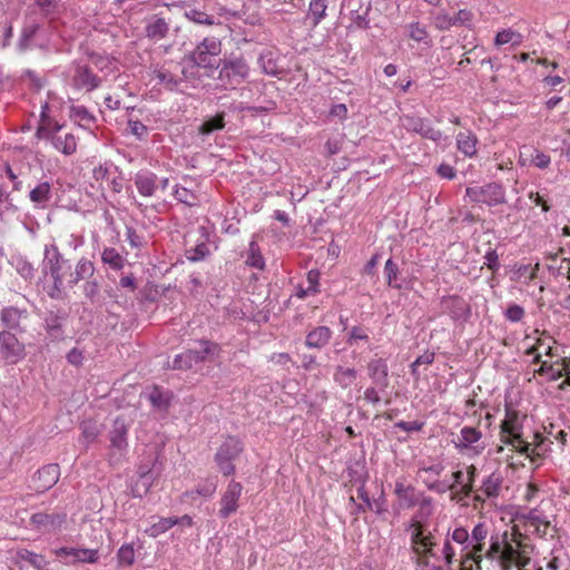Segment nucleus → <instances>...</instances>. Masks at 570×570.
Here are the masks:
<instances>
[{"label": "nucleus", "instance_id": "obj_1", "mask_svg": "<svg viewBox=\"0 0 570 570\" xmlns=\"http://www.w3.org/2000/svg\"><path fill=\"white\" fill-rule=\"evenodd\" d=\"M45 269L53 281L50 292L52 298L59 297L66 288H72L76 284L85 278L95 275L94 263L85 257L80 258L76 264L59 252L55 244L46 245Z\"/></svg>", "mask_w": 570, "mask_h": 570}, {"label": "nucleus", "instance_id": "obj_2", "mask_svg": "<svg viewBox=\"0 0 570 570\" xmlns=\"http://www.w3.org/2000/svg\"><path fill=\"white\" fill-rule=\"evenodd\" d=\"M217 80L224 88H235L248 77L249 67L243 58H225L216 66Z\"/></svg>", "mask_w": 570, "mask_h": 570}, {"label": "nucleus", "instance_id": "obj_3", "mask_svg": "<svg viewBox=\"0 0 570 570\" xmlns=\"http://www.w3.org/2000/svg\"><path fill=\"white\" fill-rule=\"evenodd\" d=\"M243 452V444L238 439L229 436L225 440V442L219 446L215 461L219 468V471L224 475H230L235 472V465L233 461L238 458V455Z\"/></svg>", "mask_w": 570, "mask_h": 570}, {"label": "nucleus", "instance_id": "obj_4", "mask_svg": "<svg viewBox=\"0 0 570 570\" xmlns=\"http://www.w3.org/2000/svg\"><path fill=\"white\" fill-rule=\"evenodd\" d=\"M465 195L471 202L484 203L489 206H495L507 202L504 188L498 183H490L481 187H468Z\"/></svg>", "mask_w": 570, "mask_h": 570}, {"label": "nucleus", "instance_id": "obj_5", "mask_svg": "<svg viewBox=\"0 0 570 570\" xmlns=\"http://www.w3.org/2000/svg\"><path fill=\"white\" fill-rule=\"evenodd\" d=\"M0 355L6 364L14 365L22 361L26 355V346L10 331L0 332Z\"/></svg>", "mask_w": 570, "mask_h": 570}, {"label": "nucleus", "instance_id": "obj_6", "mask_svg": "<svg viewBox=\"0 0 570 570\" xmlns=\"http://www.w3.org/2000/svg\"><path fill=\"white\" fill-rule=\"evenodd\" d=\"M216 345L209 341H200L198 346L176 355L173 362L175 370H190L194 365L204 362Z\"/></svg>", "mask_w": 570, "mask_h": 570}, {"label": "nucleus", "instance_id": "obj_7", "mask_svg": "<svg viewBox=\"0 0 570 570\" xmlns=\"http://www.w3.org/2000/svg\"><path fill=\"white\" fill-rule=\"evenodd\" d=\"M401 122L407 131L419 134L421 137L434 142H439L443 138V134L439 129L433 128L426 118L405 115L401 118Z\"/></svg>", "mask_w": 570, "mask_h": 570}, {"label": "nucleus", "instance_id": "obj_8", "mask_svg": "<svg viewBox=\"0 0 570 570\" xmlns=\"http://www.w3.org/2000/svg\"><path fill=\"white\" fill-rule=\"evenodd\" d=\"M170 31V19L153 14L145 20L144 32L150 41L158 42L165 39Z\"/></svg>", "mask_w": 570, "mask_h": 570}, {"label": "nucleus", "instance_id": "obj_9", "mask_svg": "<svg viewBox=\"0 0 570 570\" xmlns=\"http://www.w3.org/2000/svg\"><path fill=\"white\" fill-rule=\"evenodd\" d=\"M242 491L243 487L239 482H229L220 500L222 508L218 512L220 518L226 519L237 511L238 500L240 498Z\"/></svg>", "mask_w": 570, "mask_h": 570}, {"label": "nucleus", "instance_id": "obj_10", "mask_svg": "<svg viewBox=\"0 0 570 570\" xmlns=\"http://www.w3.org/2000/svg\"><path fill=\"white\" fill-rule=\"evenodd\" d=\"M60 468L58 464H48L39 469L33 476L35 490L45 492L51 489L59 480Z\"/></svg>", "mask_w": 570, "mask_h": 570}, {"label": "nucleus", "instance_id": "obj_11", "mask_svg": "<svg viewBox=\"0 0 570 570\" xmlns=\"http://www.w3.org/2000/svg\"><path fill=\"white\" fill-rule=\"evenodd\" d=\"M472 12L466 9L459 10L454 16L446 12H439L434 18V24L439 30H449L456 26H468L472 20Z\"/></svg>", "mask_w": 570, "mask_h": 570}, {"label": "nucleus", "instance_id": "obj_12", "mask_svg": "<svg viewBox=\"0 0 570 570\" xmlns=\"http://www.w3.org/2000/svg\"><path fill=\"white\" fill-rule=\"evenodd\" d=\"M444 313L450 314L454 321L465 320L470 315V305L460 296H448L441 301Z\"/></svg>", "mask_w": 570, "mask_h": 570}, {"label": "nucleus", "instance_id": "obj_13", "mask_svg": "<svg viewBox=\"0 0 570 570\" xmlns=\"http://www.w3.org/2000/svg\"><path fill=\"white\" fill-rule=\"evenodd\" d=\"M66 521V513L38 512L31 515L30 523L33 528L43 531L59 529Z\"/></svg>", "mask_w": 570, "mask_h": 570}, {"label": "nucleus", "instance_id": "obj_14", "mask_svg": "<svg viewBox=\"0 0 570 570\" xmlns=\"http://www.w3.org/2000/svg\"><path fill=\"white\" fill-rule=\"evenodd\" d=\"M28 317V312L26 309H20L14 306H8L1 309L0 312V321L2 325L8 328L7 331H16L23 332L20 323L22 320Z\"/></svg>", "mask_w": 570, "mask_h": 570}, {"label": "nucleus", "instance_id": "obj_15", "mask_svg": "<svg viewBox=\"0 0 570 570\" xmlns=\"http://www.w3.org/2000/svg\"><path fill=\"white\" fill-rule=\"evenodd\" d=\"M58 557L71 558L70 562L95 563L98 560V550L79 548H60L56 550Z\"/></svg>", "mask_w": 570, "mask_h": 570}, {"label": "nucleus", "instance_id": "obj_16", "mask_svg": "<svg viewBox=\"0 0 570 570\" xmlns=\"http://www.w3.org/2000/svg\"><path fill=\"white\" fill-rule=\"evenodd\" d=\"M368 375L381 390H385L389 386V367L384 360H372L368 363Z\"/></svg>", "mask_w": 570, "mask_h": 570}, {"label": "nucleus", "instance_id": "obj_17", "mask_svg": "<svg viewBox=\"0 0 570 570\" xmlns=\"http://www.w3.org/2000/svg\"><path fill=\"white\" fill-rule=\"evenodd\" d=\"M127 431L128 430L125 420L117 417L114 421L112 429L109 432V439L112 449L124 451L127 448Z\"/></svg>", "mask_w": 570, "mask_h": 570}, {"label": "nucleus", "instance_id": "obj_18", "mask_svg": "<svg viewBox=\"0 0 570 570\" xmlns=\"http://www.w3.org/2000/svg\"><path fill=\"white\" fill-rule=\"evenodd\" d=\"M29 198L37 208H47L52 198L51 185L48 181L38 184L30 190Z\"/></svg>", "mask_w": 570, "mask_h": 570}, {"label": "nucleus", "instance_id": "obj_19", "mask_svg": "<svg viewBox=\"0 0 570 570\" xmlns=\"http://www.w3.org/2000/svg\"><path fill=\"white\" fill-rule=\"evenodd\" d=\"M332 337V331L327 326H317L312 330L305 340V344L312 348H322L324 347Z\"/></svg>", "mask_w": 570, "mask_h": 570}, {"label": "nucleus", "instance_id": "obj_20", "mask_svg": "<svg viewBox=\"0 0 570 570\" xmlns=\"http://www.w3.org/2000/svg\"><path fill=\"white\" fill-rule=\"evenodd\" d=\"M16 563L24 562L36 570H47L49 562L42 554L35 553L27 549L18 550L16 553Z\"/></svg>", "mask_w": 570, "mask_h": 570}, {"label": "nucleus", "instance_id": "obj_21", "mask_svg": "<svg viewBox=\"0 0 570 570\" xmlns=\"http://www.w3.org/2000/svg\"><path fill=\"white\" fill-rule=\"evenodd\" d=\"M157 176L153 173L137 174L135 177V185L140 195L150 197L156 190Z\"/></svg>", "mask_w": 570, "mask_h": 570}, {"label": "nucleus", "instance_id": "obj_22", "mask_svg": "<svg viewBox=\"0 0 570 570\" xmlns=\"http://www.w3.org/2000/svg\"><path fill=\"white\" fill-rule=\"evenodd\" d=\"M52 145L65 155H71L76 151L77 140L72 134L52 136Z\"/></svg>", "mask_w": 570, "mask_h": 570}, {"label": "nucleus", "instance_id": "obj_23", "mask_svg": "<svg viewBox=\"0 0 570 570\" xmlns=\"http://www.w3.org/2000/svg\"><path fill=\"white\" fill-rule=\"evenodd\" d=\"M476 138L470 131H461L456 137L458 149L465 156H473L476 153Z\"/></svg>", "mask_w": 570, "mask_h": 570}, {"label": "nucleus", "instance_id": "obj_24", "mask_svg": "<svg viewBox=\"0 0 570 570\" xmlns=\"http://www.w3.org/2000/svg\"><path fill=\"white\" fill-rule=\"evenodd\" d=\"M357 373L353 367H343L342 365H337L335 367V372L333 375L334 382L337 383L341 387L347 389L351 386L356 380Z\"/></svg>", "mask_w": 570, "mask_h": 570}, {"label": "nucleus", "instance_id": "obj_25", "mask_svg": "<svg viewBox=\"0 0 570 570\" xmlns=\"http://www.w3.org/2000/svg\"><path fill=\"white\" fill-rule=\"evenodd\" d=\"M258 63L264 73L268 76H278L282 73V69L277 65L276 57L272 51L262 52L258 58Z\"/></svg>", "mask_w": 570, "mask_h": 570}, {"label": "nucleus", "instance_id": "obj_26", "mask_svg": "<svg viewBox=\"0 0 570 570\" xmlns=\"http://www.w3.org/2000/svg\"><path fill=\"white\" fill-rule=\"evenodd\" d=\"M225 127V112H218L200 125L198 131L200 135H210L214 131L222 130Z\"/></svg>", "mask_w": 570, "mask_h": 570}, {"label": "nucleus", "instance_id": "obj_27", "mask_svg": "<svg viewBox=\"0 0 570 570\" xmlns=\"http://www.w3.org/2000/svg\"><path fill=\"white\" fill-rule=\"evenodd\" d=\"M371 9V2L366 1L364 7H358L357 10H352L350 18L356 28L367 29L370 27L368 14Z\"/></svg>", "mask_w": 570, "mask_h": 570}, {"label": "nucleus", "instance_id": "obj_28", "mask_svg": "<svg viewBox=\"0 0 570 570\" xmlns=\"http://www.w3.org/2000/svg\"><path fill=\"white\" fill-rule=\"evenodd\" d=\"M523 36L517 31H513L512 29H504L502 31H499L494 39V45L497 47L511 43L512 47H518L522 43Z\"/></svg>", "mask_w": 570, "mask_h": 570}, {"label": "nucleus", "instance_id": "obj_29", "mask_svg": "<svg viewBox=\"0 0 570 570\" xmlns=\"http://www.w3.org/2000/svg\"><path fill=\"white\" fill-rule=\"evenodd\" d=\"M460 442L456 443V448H470L472 444L476 443L481 436L482 433L475 428L472 426H464L460 432Z\"/></svg>", "mask_w": 570, "mask_h": 570}, {"label": "nucleus", "instance_id": "obj_30", "mask_svg": "<svg viewBox=\"0 0 570 570\" xmlns=\"http://www.w3.org/2000/svg\"><path fill=\"white\" fill-rule=\"evenodd\" d=\"M326 0H311L308 18L312 19L313 27H316L326 16Z\"/></svg>", "mask_w": 570, "mask_h": 570}, {"label": "nucleus", "instance_id": "obj_31", "mask_svg": "<svg viewBox=\"0 0 570 570\" xmlns=\"http://www.w3.org/2000/svg\"><path fill=\"white\" fill-rule=\"evenodd\" d=\"M246 264L257 269H263L265 266V261L262 256L261 249L254 239L248 246Z\"/></svg>", "mask_w": 570, "mask_h": 570}, {"label": "nucleus", "instance_id": "obj_32", "mask_svg": "<svg viewBox=\"0 0 570 570\" xmlns=\"http://www.w3.org/2000/svg\"><path fill=\"white\" fill-rule=\"evenodd\" d=\"M101 259L105 264L116 271L121 269L125 265V258L112 247L104 249Z\"/></svg>", "mask_w": 570, "mask_h": 570}, {"label": "nucleus", "instance_id": "obj_33", "mask_svg": "<svg viewBox=\"0 0 570 570\" xmlns=\"http://www.w3.org/2000/svg\"><path fill=\"white\" fill-rule=\"evenodd\" d=\"M395 493L399 499L405 503L406 508L414 507L417 502L414 494V488L411 485L405 487L402 482H396Z\"/></svg>", "mask_w": 570, "mask_h": 570}, {"label": "nucleus", "instance_id": "obj_34", "mask_svg": "<svg viewBox=\"0 0 570 570\" xmlns=\"http://www.w3.org/2000/svg\"><path fill=\"white\" fill-rule=\"evenodd\" d=\"M210 254L206 243H199L196 246L185 250V256L190 262H199L205 259Z\"/></svg>", "mask_w": 570, "mask_h": 570}, {"label": "nucleus", "instance_id": "obj_35", "mask_svg": "<svg viewBox=\"0 0 570 570\" xmlns=\"http://www.w3.org/2000/svg\"><path fill=\"white\" fill-rule=\"evenodd\" d=\"M156 476H138V480L131 488L135 498H142L151 488Z\"/></svg>", "mask_w": 570, "mask_h": 570}, {"label": "nucleus", "instance_id": "obj_36", "mask_svg": "<svg viewBox=\"0 0 570 570\" xmlns=\"http://www.w3.org/2000/svg\"><path fill=\"white\" fill-rule=\"evenodd\" d=\"M501 479L494 474H491L487 478V480L483 481L481 490L487 498H494L499 495Z\"/></svg>", "mask_w": 570, "mask_h": 570}, {"label": "nucleus", "instance_id": "obj_37", "mask_svg": "<svg viewBox=\"0 0 570 570\" xmlns=\"http://www.w3.org/2000/svg\"><path fill=\"white\" fill-rule=\"evenodd\" d=\"M155 77L158 79L159 83L164 85L168 90H176L180 80L177 79L170 71L168 70H157L155 71Z\"/></svg>", "mask_w": 570, "mask_h": 570}, {"label": "nucleus", "instance_id": "obj_38", "mask_svg": "<svg viewBox=\"0 0 570 570\" xmlns=\"http://www.w3.org/2000/svg\"><path fill=\"white\" fill-rule=\"evenodd\" d=\"M189 59L197 67L205 68V69H207V68L213 69L214 68V65L210 62V55L204 52V50L199 49L198 47H196L190 52Z\"/></svg>", "mask_w": 570, "mask_h": 570}, {"label": "nucleus", "instance_id": "obj_39", "mask_svg": "<svg viewBox=\"0 0 570 570\" xmlns=\"http://www.w3.org/2000/svg\"><path fill=\"white\" fill-rule=\"evenodd\" d=\"M197 47L210 56H218L222 51V42L216 37L205 38Z\"/></svg>", "mask_w": 570, "mask_h": 570}, {"label": "nucleus", "instance_id": "obj_40", "mask_svg": "<svg viewBox=\"0 0 570 570\" xmlns=\"http://www.w3.org/2000/svg\"><path fill=\"white\" fill-rule=\"evenodd\" d=\"M176 524H178V518H163L157 523H154L150 527V529H149L150 535L157 537V535L166 532L167 530H169L170 528H173Z\"/></svg>", "mask_w": 570, "mask_h": 570}, {"label": "nucleus", "instance_id": "obj_41", "mask_svg": "<svg viewBox=\"0 0 570 570\" xmlns=\"http://www.w3.org/2000/svg\"><path fill=\"white\" fill-rule=\"evenodd\" d=\"M384 274L386 276L389 286L399 288V289L402 288V285L396 282L397 274H399V267L391 258L387 259L385 263Z\"/></svg>", "mask_w": 570, "mask_h": 570}, {"label": "nucleus", "instance_id": "obj_42", "mask_svg": "<svg viewBox=\"0 0 570 570\" xmlns=\"http://www.w3.org/2000/svg\"><path fill=\"white\" fill-rule=\"evenodd\" d=\"M563 364L562 365H547L546 362L537 370L540 375H548L551 381H557L563 376Z\"/></svg>", "mask_w": 570, "mask_h": 570}, {"label": "nucleus", "instance_id": "obj_43", "mask_svg": "<svg viewBox=\"0 0 570 570\" xmlns=\"http://www.w3.org/2000/svg\"><path fill=\"white\" fill-rule=\"evenodd\" d=\"M174 195L179 203H183L189 207L196 206L198 203L197 196L185 187H177Z\"/></svg>", "mask_w": 570, "mask_h": 570}, {"label": "nucleus", "instance_id": "obj_44", "mask_svg": "<svg viewBox=\"0 0 570 570\" xmlns=\"http://www.w3.org/2000/svg\"><path fill=\"white\" fill-rule=\"evenodd\" d=\"M117 558L120 564L131 566L135 561L134 546L129 543L122 544L117 552Z\"/></svg>", "mask_w": 570, "mask_h": 570}, {"label": "nucleus", "instance_id": "obj_45", "mask_svg": "<svg viewBox=\"0 0 570 570\" xmlns=\"http://www.w3.org/2000/svg\"><path fill=\"white\" fill-rule=\"evenodd\" d=\"M508 532L503 533V549L500 556L499 561H512L515 562L519 549L514 548L510 542H508Z\"/></svg>", "mask_w": 570, "mask_h": 570}, {"label": "nucleus", "instance_id": "obj_46", "mask_svg": "<svg viewBox=\"0 0 570 570\" xmlns=\"http://www.w3.org/2000/svg\"><path fill=\"white\" fill-rule=\"evenodd\" d=\"M83 281H86L83 284V295L94 303L99 295V283L94 276Z\"/></svg>", "mask_w": 570, "mask_h": 570}, {"label": "nucleus", "instance_id": "obj_47", "mask_svg": "<svg viewBox=\"0 0 570 570\" xmlns=\"http://www.w3.org/2000/svg\"><path fill=\"white\" fill-rule=\"evenodd\" d=\"M148 400L154 406L158 409H166L169 405V397L158 387L153 389V391L148 394Z\"/></svg>", "mask_w": 570, "mask_h": 570}, {"label": "nucleus", "instance_id": "obj_48", "mask_svg": "<svg viewBox=\"0 0 570 570\" xmlns=\"http://www.w3.org/2000/svg\"><path fill=\"white\" fill-rule=\"evenodd\" d=\"M409 36L416 42H426L429 33L420 22H413L409 26Z\"/></svg>", "mask_w": 570, "mask_h": 570}, {"label": "nucleus", "instance_id": "obj_49", "mask_svg": "<svg viewBox=\"0 0 570 570\" xmlns=\"http://www.w3.org/2000/svg\"><path fill=\"white\" fill-rule=\"evenodd\" d=\"M79 82L82 86L88 87L89 90H92L99 87L100 79L86 68L79 72Z\"/></svg>", "mask_w": 570, "mask_h": 570}, {"label": "nucleus", "instance_id": "obj_50", "mask_svg": "<svg viewBox=\"0 0 570 570\" xmlns=\"http://www.w3.org/2000/svg\"><path fill=\"white\" fill-rule=\"evenodd\" d=\"M519 554L514 562L518 568L527 567L531 562L529 553L533 550V546L518 543Z\"/></svg>", "mask_w": 570, "mask_h": 570}, {"label": "nucleus", "instance_id": "obj_51", "mask_svg": "<svg viewBox=\"0 0 570 570\" xmlns=\"http://www.w3.org/2000/svg\"><path fill=\"white\" fill-rule=\"evenodd\" d=\"M530 161L535 167L546 169L550 165L551 159L550 156L546 155L544 153L538 149H532L530 154Z\"/></svg>", "mask_w": 570, "mask_h": 570}, {"label": "nucleus", "instance_id": "obj_52", "mask_svg": "<svg viewBox=\"0 0 570 570\" xmlns=\"http://www.w3.org/2000/svg\"><path fill=\"white\" fill-rule=\"evenodd\" d=\"M47 330L51 336L58 337L61 335V318L57 315H50L46 318Z\"/></svg>", "mask_w": 570, "mask_h": 570}, {"label": "nucleus", "instance_id": "obj_53", "mask_svg": "<svg viewBox=\"0 0 570 570\" xmlns=\"http://www.w3.org/2000/svg\"><path fill=\"white\" fill-rule=\"evenodd\" d=\"M81 430H82L81 436L86 444L91 443L99 434V430L92 423H83L81 425Z\"/></svg>", "mask_w": 570, "mask_h": 570}, {"label": "nucleus", "instance_id": "obj_54", "mask_svg": "<svg viewBox=\"0 0 570 570\" xmlns=\"http://www.w3.org/2000/svg\"><path fill=\"white\" fill-rule=\"evenodd\" d=\"M38 29H39L38 24L26 26L22 29L20 41H19V46L21 49H26L28 47V42L32 39V37L38 31Z\"/></svg>", "mask_w": 570, "mask_h": 570}, {"label": "nucleus", "instance_id": "obj_55", "mask_svg": "<svg viewBox=\"0 0 570 570\" xmlns=\"http://www.w3.org/2000/svg\"><path fill=\"white\" fill-rule=\"evenodd\" d=\"M70 117L80 121H94V117L89 114L83 106H72L70 109Z\"/></svg>", "mask_w": 570, "mask_h": 570}, {"label": "nucleus", "instance_id": "obj_56", "mask_svg": "<svg viewBox=\"0 0 570 570\" xmlns=\"http://www.w3.org/2000/svg\"><path fill=\"white\" fill-rule=\"evenodd\" d=\"M187 17L199 24H214V18L202 11L190 10Z\"/></svg>", "mask_w": 570, "mask_h": 570}, {"label": "nucleus", "instance_id": "obj_57", "mask_svg": "<svg viewBox=\"0 0 570 570\" xmlns=\"http://www.w3.org/2000/svg\"><path fill=\"white\" fill-rule=\"evenodd\" d=\"M504 315L511 322H520L524 316V309L518 304H512L505 309Z\"/></svg>", "mask_w": 570, "mask_h": 570}, {"label": "nucleus", "instance_id": "obj_58", "mask_svg": "<svg viewBox=\"0 0 570 570\" xmlns=\"http://www.w3.org/2000/svg\"><path fill=\"white\" fill-rule=\"evenodd\" d=\"M217 488V483L215 479L206 480L204 484H199L196 489V492L205 498L212 497Z\"/></svg>", "mask_w": 570, "mask_h": 570}, {"label": "nucleus", "instance_id": "obj_59", "mask_svg": "<svg viewBox=\"0 0 570 570\" xmlns=\"http://www.w3.org/2000/svg\"><path fill=\"white\" fill-rule=\"evenodd\" d=\"M508 420L503 421L501 424L502 433H507L513 438V435H518V433H514L515 424L518 420L517 413H509L508 412Z\"/></svg>", "mask_w": 570, "mask_h": 570}, {"label": "nucleus", "instance_id": "obj_60", "mask_svg": "<svg viewBox=\"0 0 570 570\" xmlns=\"http://www.w3.org/2000/svg\"><path fill=\"white\" fill-rule=\"evenodd\" d=\"M507 444H512L517 448V450L522 454H529L531 449V444L524 440H522L521 435H513L512 439L505 441Z\"/></svg>", "mask_w": 570, "mask_h": 570}, {"label": "nucleus", "instance_id": "obj_61", "mask_svg": "<svg viewBox=\"0 0 570 570\" xmlns=\"http://www.w3.org/2000/svg\"><path fill=\"white\" fill-rule=\"evenodd\" d=\"M539 269V264H535L533 267L531 265H521L515 271L519 277H527L530 281L535 278L537 272Z\"/></svg>", "mask_w": 570, "mask_h": 570}, {"label": "nucleus", "instance_id": "obj_62", "mask_svg": "<svg viewBox=\"0 0 570 570\" xmlns=\"http://www.w3.org/2000/svg\"><path fill=\"white\" fill-rule=\"evenodd\" d=\"M307 283H308V291L312 294H315L318 292L320 272L317 269H311L307 273Z\"/></svg>", "mask_w": 570, "mask_h": 570}, {"label": "nucleus", "instance_id": "obj_63", "mask_svg": "<svg viewBox=\"0 0 570 570\" xmlns=\"http://www.w3.org/2000/svg\"><path fill=\"white\" fill-rule=\"evenodd\" d=\"M502 549H503V541L500 542L498 538H491V544H490V549L488 550L487 552V557L489 559H494L495 557H499L501 556V552H502Z\"/></svg>", "mask_w": 570, "mask_h": 570}, {"label": "nucleus", "instance_id": "obj_64", "mask_svg": "<svg viewBox=\"0 0 570 570\" xmlns=\"http://www.w3.org/2000/svg\"><path fill=\"white\" fill-rule=\"evenodd\" d=\"M485 265L489 269H491L493 273L499 271L500 264H499V256L495 250H489L485 256Z\"/></svg>", "mask_w": 570, "mask_h": 570}]
</instances>
